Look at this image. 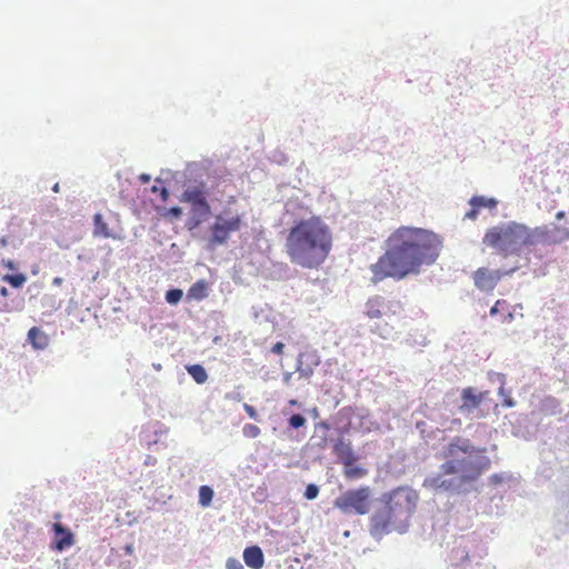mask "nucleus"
Returning <instances> with one entry per match:
<instances>
[{
  "mask_svg": "<svg viewBox=\"0 0 569 569\" xmlns=\"http://www.w3.org/2000/svg\"><path fill=\"white\" fill-rule=\"evenodd\" d=\"M387 246L386 252L370 266L373 283L419 274L423 266H432L439 258L442 239L429 229L400 227L389 236Z\"/></svg>",
  "mask_w": 569,
  "mask_h": 569,
  "instance_id": "1",
  "label": "nucleus"
},
{
  "mask_svg": "<svg viewBox=\"0 0 569 569\" xmlns=\"http://www.w3.org/2000/svg\"><path fill=\"white\" fill-rule=\"evenodd\" d=\"M438 457L443 459L439 472L427 476L422 487L449 496L478 492L477 481L492 463L487 447L476 446L469 438L461 436H455L442 445Z\"/></svg>",
  "mask_w": 569,
  "mask_h": 569,
  "instance_id": "2",
  "label": "nucleus"
},
{
  "mask_svg": "<svg viewBox=\"0 0 569 569\" xmlns=\"http://www.w3.org/2000/svg\"><path fill=\"white\" fill-rule=\"evenodd\" d=\"M331 248L332 232L319 216L295 220L286 237V252L290 261L306 269L320 267Z\"/></svg>",
  "mask_w": 569,
  "mask_h": 569,
  "instance_id": "3",
  "label": "nucleus"
},
{
  "mask_svg": "<svg viewBox=\"0 0 569 569\" xmlns=\"http://www.w3.org/2000/svg\"><path fill=\"white\" fill-rule=\"evenodd\" d=\"M418 499L417 491L408 486L383 492L378 499L381 506L369 518L370 536L380 541L392 531L406 533L416 512Z\"/></svg>",
  "mask_w": 569,
  "mask_h": 569,
  "instance_id": "4",
  "label": "nucleus"
},
{
  "mask_svg": "<svg viewBox=\"0 0 569 569\" xmlns=\"http://www.w3.org/2000/svg\"><path fill=\"white\" fill-rule=\"evenodd\" d=\"M527 226L516 221H509L487 230L483 243L496 249L505 257L520 256L522 247L528 241Z\"/></svg>",
  "mask_w": 569,
  "mask_h": 569,
  "instance_id": "5",
  "label": "nucleus"
},
{
  "mask_svg": "<svg viewBox=\"0 0 569 569\" xmlns=\"http://www.w3.org/2000/svg\"><path fill=\"white\" fill-rule=\"evenodd\" d=\"M375 501L373 489L369 486H359L342 491L335 498L332 505L342 515L346 516H366L368 515Z\"/></svg>",
  "mask_w": 569,
  "mask_h": 569,
  "instance_id": "6",
  "label": "nucleus"
},
{
  "mask_svg": "<svg viewBox=\"0 0 569 569\" xmlns=\"http://www.w3.org/2000/svg\"><path fill=\"white\" fill-rule=\"evenodd\" d=\"M179 200L191 206L190 214L186 222L189 231L198 229L212 213L207 200V193H200L199 189L183 190Z\"/></svg>",
  "mask_w": 569,
  "mask_h": 569,
  "instance_id": "7",
  "label": "nucleus"
},
{
  "mask_svg": "<svg viewBox=\"0 0 569 569\" xmlns=\"http://www.w3.org/2000/svg\"><path fill=\"white\" fill-rule=\"evenodd\" d=\"M228 206L216 213V246L223 244L232 232L240 230L243 214L231 207L236 203L234 196H229Z\"/></svg>",
  "mask_w": 569,
  "mask_h": 569,
  "instance_id": "8",
  "label": "nucleus"
},
{
  "mask_svg": "<svg viewBox=\"0 0 569 569\" xmlns=\"http://www.w3.org/2000/svg\"><path fill=\"white\" fill-rule=\"evenodd\" d=\"M332 452L338 458V462L342 465V472L347 480H360L368 475V470L357 463L359 456L352 446L340 440L337 445V450H332Z\"/></svg>",
  "mask_w": 569,
  "mask_h": 569,
  "instance_id": "9",
  "label": "nucleus"
},
{
  "mask_svg": "<svg viewBox=\"0 0 569 569\" xmlns=\"http://www.w3.org/2000/svg\"><path fill=\"white\" fill-rule=\"evenodd\" d=\"M54 522L50 526L51 540L50 549L57 552H63L76 543V536L67 525L60 522L61 515L59 512L53 516Z\"/></svg>",
  "mask_w": 569,
  "mask_h": 569,
  "instance_id": "10",
  "label": "nucleus"
},
{
  "mask_svg": "<svg viewBox=\"0 0 569 569\" xmlns=\"http://www.w3.org/2000/svg\"><path fill=\"white\" fill-rule=\"evenodd\" d=\"M355 411L350 406L341 408L333 418V427L338 435L336 439H332V450H337V445L341 440L343 443L352 446L351 441L346 437L350 435L353 429L352 419Z\"/></svg>",
  "mask_w": 569,
  "mask_h": 569,
  "instance_id": "11",
  "label": "nucleus"
},
{
  "mask_svg": "<svg viewBox=\"0 0 569 569\" xmlns=\"http://www.w3.org/2000/svg\"><path fill=\"white\" fill-rule=\"evenodd\" d=\"M488 391H477L473 387H466L460 392L461 405L458 407V411L463 417L475 416L477 410L480 408Z\"/></svg>",
  "mask_w": 569,
  "mask_h": 569,
  "instance_id": "12",
  "label": "nucleus"
},
{
  "mask_svg": "<svg viewBox=\"0 0 569 569\" xmlns=\"http://www.w3.org/2000/svg\"><path fill=\"white\" fill-rule=\"evenodd\" d=\"M189 186L187 189H199L200 193H207L208 170L202 162H190L184 169Z\"/></svg>",
  "mask_w": 569,
  "mask_h": 569,
  "instance_id": "13",
  "label": "nucleus"
},
{
  "mask_svg": "<svg viewBox=\"0 0 569 569\" xmlns=\"http://www.w3.org/2000/svg\"><path fill=\"white\" fill-rule=\"evenodd\" d=\"M320 365V357L315 351L300 352L297 359L296 371L301 378L309 379L313 369Z\"/></svg>",
  "mask_w": 569,
  "mask_h": 569,
  "instance_id": "14",
  "label": "nucleus"
},
{
  "mask_svg": "<svg viewBox=\"0 0 569 569\" xmlns=\"http://www.w3.org/2000/svg\"><path fill=\"white\" fill-rule=\"evenodd\" d=\"M553 516L559 523L569 527V487L558 492Z\"/></svg>",
  "mask_w": 569,
  "mask_h": 569,
  "instance_id": "15",
  "label": "nucleus"
},
{
  "mask_svg": "<svg viewBox=\"0 0 569 569\" xmlns=\"http://www.w3.org/2000/svg\"><path fill=\"white\" fill-rule=\"evenodd\" d=\"M243 562L250 569H262L264 566V553L258 545H251L243 549Z\"/></svg>",
  "mask_w": 569,
  "mask_h": 569,
  "instance_id": "16",
  "label": "nucleus"
},
{
  "mask_svg": "<svg viewBox=\"0 0 569 569\" xmlns=\"http://www.w3.org/2000/svg\"><path fill=\"white\" fill-rule=\"evenodd\" d=\"M537 431V423L535 415L521 416L518 419V426H513L512 433L516 437L530 439Z\"/></svg>",
  "mask_w": 569,
  "mask_h": 569,
  "instance_id": "17",
  "label": "nucleus"
},
{
  "mask_svg": "<svg viewBox=\"0 0 569 569\" xmlns=\"http://www.w3.org/2000/svg\"><path fill=\"white\" fill-rule=\"evenodd\" d=\"M540 411L545 416L558 417V420H567L569 418V411L562 417V408L560 401L555 397H546L541 400L539 406Z\"/></svg>",
  "mask_w": 569,
  "mask_h": 569,
  "instance_id": "18",
  "label": "nucleus"
},
{
  "mask_svg": "<svg viewBox=\"0 0 569 569\" xmlns=\"http://www.w3.org/2000/svg\"><path fill=\"white\" fill-rule=\"evenodd\" d=\"M546 228V244H557L569 240V229L566 227L557 226L556 223L545 224Z\"/></svg>",
  "mask_w": 569,
  "mask_h": 569,
  "instance_id": "19",
  "label": "nucleus"
},
{
  "mask_svg": "<svg viewBox=\"0 0 569 569\" xmlns=\"http://www.w3.org/2000/svg\"><path fill=\"white\" fill-rule=\"evenodd\" d=\"M473 281L475 286L481 291L489 292L496 288L495 280L492 278L490 269L485 267L479 268L475 271Z\"/></svg>",
  "mask_w": 569,
  "mask_h": 569,
  "instance_id": "20",
  "label": "nucleus"
},
{
  "mask_svg": "<svg viewBox=\"0 0 569 569\" xmlns=\"http://www.w3.org/2000/svg\"><path fill=\"white\" fill-rule=\"evenodd\" d=\"M27 342L34 350H44L49 345V337L40 327L34 326L28 330Z\"/></svg>",
  "mask_w": 569,
  "mask_h": 569,
  "instance_id": "21",
  "label": "nucleus"
},
{
  "mask_svg": "<svg viewBox=\"0 0 569 569\" xmlns=\"http://www.w3.org/2000/svg\"><path fill=\"white\" fill-rule=\"evenodd\" d=\"M490 380L492 382H498V395L501 397V405L506 408H513L516 406L515 399L511 397V392L506 389V376L499 372L490 373Z\"/></svg>",
  "mask_w": 569,
  "mask_h": 569,
  "instance_id": "22",
  "label": "nucleus"
},
{
  "mask_svg": "<svg viewBox=\"0 0 569 569\" xmlns=\"http://www.w3.org/2000/svg\"><path fill=\"white\" fill-rule=\"evenodd\" d=\"M209 295V283L204 279H199L190 286L186 295V301H202Z\"/></svg>",
  "mask_w": 569,
  "mask_h": 569,
  "instance_id": "23",
  "label": "nucleus"
},
{
  "mask_svg": "<svg viewBox=\"0 0 569 569\" xmlns=\"http://www.w3.org/2000/svg\"><path fill=\"white\" fill-rule=\"evenodd\" d=\"M93 222V236L102 238H116L104 221L102 213L96 212L92 218Z\"/></svg>",
  "mask_w": 569,
  "mask_h": 569,
  "instance_id": "24",
  "label": "nucleus"
},
{
  "mask_svg": "<svg viewBox=\"0 0 569 569\" xmlns=\"http://www.w3.org/2000/svg\"><path fill=\"white\" fill-rule=\"evenodd\" d=\"M28 277L24 272L14 271L1 276V281L8 283L13 289H20L27 282Z\"/></svg>",
  "mask_w": 569,
  "mask_h": 569,
  "instance_id": "25",
  "label": "nucleus"
},
{
  "mask_svg": "<svg viewBox=\"0 0 569 569\" xmlns=\"http://www.w3.org/2000/svg\"><path fill=\"white\" fill-rule=\"evenodd\" d=\"M186 371L198 385H202L208 380V372L200 363L186 365Z\"/></svg>",
  "mask_w": 569,
  "mask_h": 569,
  "instance_id": "26",
  "label": "nucleus"
},
{
  "mask_svg": "<svg viewBox=\"0 0 569 569\" xmlns=\"http://www.w3.org/2000/svg\"><path fill=\"white\" fill-rule=\"evenodd\" d=\"M527 234L528 241L526 240V246H536L538 243L546 244V228L545 224L540 227H536L533 229L527 226Z\"/></svg>",
  "mask_w": 569,
  "mask_h": 569,
  "instance_id": "27",
  "label": "nucleus"
},
{
  "mask_svg": "<svg viewBox=\"0 0 569 569\" xmlns=\"http://www.w3.org/2000/svg\"><path fill=\"white\" fill-rule=\"evenodd\" d=\"M204 409L200 411L199 422L202 425V430L204 433H210L213 429V412L210 409L209 401L203 403Z\"/></svg>",
  "mask_w": 569,
  "mask_h": 569,
  "instance_id": "28",
  "label": "nucleus"
},
{
  "mask_svg": "<svg viewBox=\"0 0 569 569\" xmlns=\"http://www.w3.org/2000/svg\"><path fill=\"white\" fill-rule=\"evenodd\" d=\"M161 173L167 174L169 180L173 181L176 186L184 188V190L189 186V181H188L184 170L183 171H178V170L173 171L171 169H162Z\"/></svg>",
  "mask_w": 569,
  "mask_h": 569,
  "instance_id": "29",
  "label": "nucleus"
},
{
  "mask_svg": "<svg viewBox=\"0 0 569 569\" xmlns=\"http://www.w3.org/2000/svg\"><path fill=\"white\" fill-rule=\"evenodd\" d=\"M471 199H472V202L476 203L481 210L482 209L493 210L498 206V200L495 197H486V196L475 194L471 197Z\"/></svg>",
  "mask_w": 569,
  "mask_h": 569,
  "instance_id": "30",
  "label": "nucleus"
},
{
  "mask_svg": "<svg viewBox=\"0 0 569 569\" xmlns=\"http://www.w3.org/2000/svg\"><path fill=\"white\" fill-rule=\"evenodd\" d=\"M213 501V487L209 485H202L199 488V505L202 507H209Z\"/></svg>",
  "mask_w": 569,
  "mask_h": 569,
  "instance_id": "31",
  "label": "nucleus"
},
{
  "mask_svg": "<svg viewBox=\"0 0 569 569\" xmlns=\"http://www.w3.org/2000/svg\"><path fill=\"white\" fill-rule=\"evenodd\" d=\"M183 298V290L178 287H170L164 293V300L170 306H177Z\"/></svg>",
  "mask_w": 569,
  "mask_h": 569,
  "instance_id": "32",
  "label": "nucleus"
},
{
  "mask_svg": "<svg viewBox=\"0 0 569 569\" xmlns=\"http://www.w3.org/2000/svg\"><path fill=\"white\" fill-rule=\"evenodd\" d=\"M41 307L52 313L53 311H57L61 307V301H57L54 296L51 295H44L41 298Z\"/></svg>",
  "mask_w": 569,
  "mask_h": 569,
  "instance_id": "33",
  "label": "nucleus"
},
{
  "mask_svg": "<svg viewBox=\"0 0 569 569\" xmlns=\"http://www.w3.org/2000/svg\"><path fill=\"white\" fill-rule=\"evenodd\" d=\"M252 315L254 317V319L259 320V321H266V322H269L271 321V309L268 308L266 306V308L263 307H257V306H253L252 307Z\"/></svg>",
  "mask_w": 569,
  "mask_h": 569,
  "instance_id": "34",
  "label": "nucleus"
},
{
  "mask_svg": "<svg viewBox=\"0 0 569 569\" xmlns=\"http://www.w3.org/2000/svg\"><path fill=\"white\" fill-rule=\"evenodd\" d=\"M183 214V210L180 206H171L163 209L162 217L170 219L171 221L180 220Z\"/></svg>",
  "mask_w": 569,
  "mask_h": 569,
  "instance_id": "35",
  "label": "nucleus"
},
{
  "mask_svg": "<svg viewBox=\"0 0 569 569\" xmlns=\"http://www.w3.org/2000/svg\"><path fill=\"white\" fill-rule=\"evenodd\" d=\"M287 422H288V426L289 428L291 429H300L302 428L306 422H307V419L301 413H292L288 419H287Z\"/></svg>",
  "mask_w": 569,
  "mask_h": 569,
  "instance_id": "36",
  "label": "nucleus"
},
{
  "mask_svg": "<svg viewBox=\"0 0 569 569\" xmlns=\"http://www.w3.org/2000/svg\"><path fill=\"white\" fill-rule=\"evenodd\" d=\"M12 303H14V306H11L9 302L1 303L0 305V312H12L13 310L20 311L24 307V300L23 299H19L17 301L12 300Z\"/></svg>",
  "mask_w": 569,
  "mask_h": 569,
  "instance_id": "37",
  "label": "nucleus"
},
{
  "mask_svg": "<svg viewBox=\"0 0 569 569\" xmlns=\"http://www.w3.org/2000/svg\"><path fill=\"white\" fill-rule=\"evenodd\" d=\"M214 174H216V193H218V192H220V190H219L220 180L222 182L229 181L231 173L228 172L227 170L222 171V169L220 167L216 166Z\"/></svg>",
  "mask_w": 569,
  "mask_h": 569,
  "instance_id": "38",
  "label": "nucleus"
},
{
  "mask_svg": "<svg viewBox=\"0 0 569 569\" xmlns=\"http://www.w3.org/2000/svg\"><path fill=\"white\" fill-rule=\"evenodd\" d=\"M320 488L316 483H308L303 491V498L307 500H315L318 498Z\"/></svg>",
  "mask_w": 569,
  "mask_h": 569,
  "instance_id": "39",
  "label": "nucleus"
},
{
  "mask_svg": "<svg viewBox=\"0 0 569 569\" xmlns=\"http://www.w3.org/2000/svg\"><path fill=\"white\" fill-rule=\"evenodd\" d=\"M261 430L257 425L246 423L242 428V433L247 438H257L260 435Z\"/></svg>",
  "mask_w": 569,
  "mask_h": 569,
  "instance_id": "40",
  "label": "nucleus"
},
{
  "mask_svg": "<svg viewBox=\"0 0 569 569\" xmlns=\"http://www.w3.org/2000/svg\"><path fill=\"white\" fill-rule=\"evenodd\" d=\"M452 558L457 560V565L463 566L469 561V552L466 549L458 548L452 551Z\"/></svg>",
  "mask_w": 569,
  "mask_h": 569,
  "instance_id": "41",
  "label": "nucleus"
},
{
  "mask_svg": "<svg viewBox=\"0 0 569 569\" xmlns=\"http://www.w3.org/2000/svg\"><path fill=\"white\" fill-rule=\"evenodd\" d=\"M518 269V267H513L509 270H500V269H496V270H490L491 274H492V278L495 280V286L498 284V282L505 277V276H511L516 270Z\"/></svg>",
  "mask_w": 569,
  "mask_h": 569,
  "instance_id": "42",
  "label": "nucleus"
},
{
  "mask_svg": "<svg viewBox=\"0 0 569 569\" xmlns=\"http://www.w3.org/2000/svg\"><path fill=\"white\" fill-rule=\"evenodd\" d=\"M468 204L470 206V209L465 213L463 219L476 220L481 209L472 202L471 198L468 200Z\"/></svg>",
  "mask_w": 569,
  "mask_h": 569,
  "instance_id": "43",
  "label": "nucleus"
},
{
  "mask_svg": "<svg viewBox=\"0 0 569 569\" xmlns=\"http://www.w3.org/2000/svg\"><path fill=\"white\" fill-rule=\"evenodd\" d=\"M468 204L470 206V209L465 213L463 219L476 220L481 209L472 202L471 198L468 200Z\"/></svg>",
  "mask_w": 569,
  "mask_h": 569,
  "instance_id": "44",
  "label": "nucleus"
},
{
  "mask_svg": "<svg viewBox=\"0 0 569 569\" xmlns=\"http://www.w3.org/2000/svg\"><path fill=\"white\" fill-rule=\"evenodd\" d=\"M212 530V526L210 523V519H206V516L203 517L202 523L200 525V533L202 536V542H207V540L210 537V532Z\"/></svg>",
  "mask_w": 569,
  "mask_h": 569,
  "instance_id": "45",
  "label": "nucleus"
},
{
  "mask_svg": "<svg viewBox=\"0 0 569 569\" xmlns=\"http://www.w3.org/2000/svg\"><path fill=\"white\" fill-rule=\"evenodd\" d=\"M328 445V438L326 435H322L321 437L316 440V436H312L310 439V446L312 448H318L319 450H323Z\"/></svg>",
  "mask_w": 569,
  "mask_h": 569,
  "instance_id": "46",
  "label": "nucleus"
},
{
  "mask_svg": "<svg viewBox=\"0 0 569 569\" xmlns=\"http://www.w3.org/2000/svg\"><path fill=\"white\" fill-rule=\"evenodd\" d=\"M226 569H244V567L239 559L229 557L226 561Z\"/></svg>",
  "mask_w": 569,
  "mask_h": 569,
  "instance_id": "47",
  "label": "nucleus"
},
{
  "mask_svg": "<svg viewBox=\"0 0 569 569\" xmlns=\"http://www.w3.org/2000/svg\"><path fill=\"white\" fill-rule=\"evenodd\" d=\"M243 409L251 419L260 421V416L253 406L243 403Z\"/></svg>",
  "mask_w": 569,
  "mask_h": 569,
  "instance_id": "48",
  "label": "nucleus"
},
{
  "mask_svg": "<svg viewBox=\"0 0 569 569\" xmlns=\"http://www.w3.org/2000/svg\"><path fill=\"white\" fill-rule=\"evenodd\" d=\"M207 250H213V224H209L206 234Z\"/></svg>",
  "mask_w": 569,
  "mask_h": 569,
  "instance_id": "49",
  "label": "nucleus"
},
{
  "mask_svg": "<svg viewBox=\"0 0 569 569\" xmlns=\"http://www.w3.org/2000/svg\"><path fill=\"white\" fill-rule=\"evenodd\" d=\"M506 305H507V301H506V300H497V301H496V303L490 308V310H489V315H490L491 317L497 316V315L500 312L501 308H502L503 306H506Z\"/></svg>",
  "mask_w": 569,
  "mask_h": 569,
  "instance_id": "50",
  "label": "nucleus"
},
{
  "mask_svg": "<svg viewBox=\"0 0 569 569\" xmlns=\"http://www.w3.org/2000/svg\"><path fill=\"white\" fill-rule=\"evenodd\" d=\"M506 477L505 473H492L489 477V482L493 486L501 485L505 481Z\"/></svg>",
  "mask_w": 569,
  "mask_h": 569,
  "instance_id": "51",
  "label": "nucleus"
},
{
  "mask_svg": "<svg viewBox=\"0 0 569 569\" xmlns=\"http://www.w3.org/2000/svg\"><path fill=\"white\" fill-rule=\"evenodd\" d=\"M1 264L12 272L18 270V263L12 259H2Z\"/></svg>",
  "mask_w": 569,
  "mask_h": 569,
  "instance_id": "52",
  "label": "nucleus"
},
{
  "mask_svg": "<svg viewBox=\"0 0 569 569\" xmlns=\"http://www.w3.org/2000/svg\"><path fill=\"white\" fill-rule=\"evenodd\" d=\"M284 343L282 341H277L272 345L270 351L274 355H282L284 350Z\"/></svg>",
  "mask_w": 569,
  "mask_h": 569,
  "instance_id": "53",
  "label": "nucleus"
},
{
  "mask_svg": "<svg viewBox=\"0 0 569 569\" xmlns=\"http://www.w3.org/2000/svg\"><path fill=\"white\" fill-rule=\"evenodd\" d=\"M316 430H322L323 433L331 429V425L327 420H322L315 426Z\"/></svg>",
  "mask_w": 569,
  "mask_h": 569,
  "instance_id": "54",
  "label": "nucleus"
},
{
  "mask_svg": "<svg viewBox=\"0 0 569 569\" xmlns=\"http://www.w3.org/2000/svg\"><path fill=\"white\" fill-rule=\"evenodd\" d=\"M367 315L369 316V318L373 319V318H379L381 316V311L377 308H375L372 305H370L368 307V311H367Z\"/></svg>",
  "mask_w": 569,
  "mask_h": 569,
  "instance_id": "55",
  "label": "nucleus"
},
{
  "mask_svg": "<svg viewBox=\"0 0 569 569\" xmlns=\"http://www.w3.org/2000/svg\"><path fill=\"white\" fill-rule=\"evenodd\" d=\"M169 181V178L167 174H160L159 177L156 178L154 182L156 184H160V188L163 187V186H167V182Z\"/></svg>",
  "mask_w": 569,
  "mask_h": 569,
  "instance_id": "56",
  "label": "nucleus"
},
{
  "mask_svg": "<svg viewBox=\"0 0 569 569\" xmlns=\"http://www.w3.org/2000/svg\"><path fill=\"white\" fill-rule=\"evenodd\" d=\"M170 190L167 186L160 188V199L167 201L169 199Z\"/></svg>",
  "mask_w": 569,
  "mask_h": 569,
  "instance_id": "57",
  "label": "nucleus"
},
{
  "mask_svg": "<svg viewBox=\"0 0 569 569\" xmlns=\"http://www.w3.org/2000/svg\"><path fill=\"white\" fill-rule=\"evenodd\" d=\"M122 550L124 552V555H128V556H131L133 555L134 552V546L132 542L130 543H126L123 547H122Z\"/></svg>",
  "mask_w": 569,
  "mask_h": 569,
  "instance_id": "58",
  "label": "nucleus"
},
{
  "mask_svg": "<svg viewBox=\"0 0 569 569\" xmlns=\"http://www.w3.org/2000/svg\"><path fill=\"white\" fill-rule=\"evenodd\" d=\"M138 179L142 184H147L151 181V174L142 172L139 174Z\"/></svg>",
  "mask_w": 569,
  "mask_h": 569,
  "instance_id": "59",
  "label": "nucleus"
},
{
  "mask_svg": "<svg viewBox=\"0 0 569 569\" xmlns=\"http://www.w3.org/2000/svg\"><path fill=\"white\" fill-rule=\"evenodd\" d=\"M308 412L313 419H318L320 416L319 409L317 407L311 408Z\"/></svg>",
  "mask_w": 569,
  "mask_h": 569,
  "instance_id": "60",
  "label": "nucleus"
},
{
  "mask_svg": "<svg viewBox=\"0 0 569 569\" xmlns=\"http://www.w3.org/2000/svg\"><path fill=\"white\" fill-rule=\"evenodd\" d=\"M0 296L7 298L9 296V290L6 286H0Z\"/></svg>",
  "mask_w": 569,
  "mask_h": 569,
  "instance_id": "61",
  "label": "nucleus"
},
{
  "mask_svg": "<svg viewBox=\"0 0 569 569\" xmlns=\"http://www.w3.org/2000/svg\"><path fill=\"white\" fill-rule=\"evenodd\" d=\"M9 243L8 237L3 236L0 238V249L7 247Z\"/></svg>",
  "mask_w": 569,
  "mask_h": 569,
  "instance_id": "62",
  "label": "nucleus"
},
{
  "mask_svg": "<svg viewBox=\"0 0 569 569\" xmlns=\"http://www.w3.org/2000/svg\"><path fill=\"white\" fill-rule=\"evenodd\" d=\"M565 218H566V212H565V211H562V210H561V211H558V212L556 213V220L561 221V220H563Z\"/></svg>",
  "mask_w": 569,
  "mask_h": 569,
  "instance_id": "63",
  "label": "nucleus"
},
{
  "mask_svg": "<svg viewBox=\"0 0 569 569\" xmlns=\"http://www.w3.org/2000/svg\"><path fill=\"white\" fill-rule=\"evenodd\" d=\"M62 282H63V278H61V277H54L52 280L53 286H60V284H62Z\"/></svg>",
  "mask_w": 569,
  "mask_h": 569,
  "instance_id": "64",
  "label": "nucleus"
}]
</instances>
